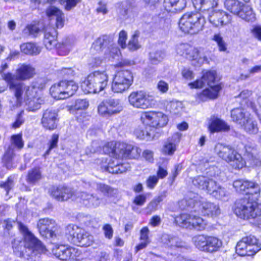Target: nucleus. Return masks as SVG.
Returning <instances> with one entry per match:
<instances>
[{"label":"nucleus","mask_w":261,"mask_h":261,"mask_svg":"<svg viewBox=\"0 0 261 261\" xmlns=\"http://www.w3.org/2000/svg\"><path fill=\"white\" fill-rule=\"evenodd\" d=\"M218 2V0H192L195 9L207 12L209 21L217 27L228 24L231 20V16L225 11L215 9Z\"/></svg>","instance_id":"1"},{"label":"nucleus","mask_w":261,"mask_h":261,"mask_svg":"<svg viewBox=\"0 0 261 261\" xmlns=\"http://www.w3.org/2000/svg\"><path fill=\"white\" fill-rule=\"evenodd\" d=\"M180 203L181 205L186 204L187 207L199 208L201 213L208 217H217L221 213L218 205L208 201H204L197 194L190 192L186 198Z\"/></svg>","instance_id":"2"},{"label":"nucleus","mask_w":261,"mask_h":261,"mask_svg":"<svg viewBox=\"0 0 261 261\" xmlns=\"http://www.w3.org/2000/svg\"><path fill=\"white\" fill-rule=\"evenodd\" d=\"M4 77L15 98L14 103L12 104L13 107L20 106L36 90V88L34 86H28L22 82L15 81V76L11 73H5Z\"/></svg>","instance_id":"3"},{"label":"nucleus","mask_w":261,"mask_h":261,"mask_svg":"<svg viewBox=\"0 0 261 261\" xmlns=\"http://www.w3.org/2000/svg\"><path fill=\"white\" fill-rule=\"evenodd\" d=\"M253 196L237 200L233 211L239 217L243 219H254L261 216V204L258 203Z\"/></svg>","instance_id":"4"},{"label":"nucleus","mask_w":261,"mask_h":261,"mask_svg":"<svg viewBox=\"0 0 261 261\" xmlns=\"http://www.w3.org/2000/svg\"><path fill=\"white\" fill-rule=\"evenodd\" d=\"M18 227L24 238L25 251L23 252L24 257L28 256L27 259H33L38 253H44L45 248L29 230L28 227L21 222L18 223Z\"/></svg>","instance_id":"5"},{"label":"nucleus","mask_w":261,"mask_h":261,"mask_svg":"<svg viewBox=\"0 0 261 261\" xmlns=\"http://www.w3.org/2000/svg\"><path fill=\"white\" fill-rule=\"evenodd\" d=\"M108 75L106 71H96L89 74L82 84L85 93H98L107 86Z\"/></svg>","instance_id":"6"},{"label":"nucleus","mask_w":261,"mask_h":261,"mask_svg":"<svg viewBox=\"0 0 261 261\" xmlns=\"http://www.w3.org/2000/svg\"><path fill=\"white\" fill-rule=\"evenodd\" d=\"M193 185L199 189L205 191L216 198L221 199L226 195L225 189L215 180L205 176H197L193 179Z\"/></svg>","instance_id":"7"},{"label":"nucleus","mask_w":261,"mask_h":261,"mask_svg":"<svg viewBox=\"0 0 261 261\" xmlns=\"http://www.w3.org/2000/svg\"><path fill=\"white\" fill-rule=\"evenodd\" d=\"M205 23V19L199 13H187L180 18V29L185 33L195 34L201 31Z\"/></svg>","instance_id":"8"},{"label":"nucleus","mask_w":261,"mask_h":261,"mask_svg":"<svg viewBox=\"0 0 261 261\" xmlns=\"http://www.w3.org/2000/svg\"><path fill=\"white\" fill-rule=\"evenodd\" d=\"M69 240L77 246L88 247L94 242V237L84 229L74 224H69L65 229Z\"/></svg>","instance_id":"9"},{"label":"nucleus","mask_w":261,"mask_h":261,"mask_svg":"<svg viewBox=\"0 0 261 261\" xmlns=\"http://www.w3.org/2000/svg\"><path fill=\"white\" fill-rule=\"evenodd\" d=\"M192 242L199 250L211 253L218 251L223 244L222 240L218 238L203 234L194 236Z\"/></svg>","instance_id":"10"},{"label":"nucleus","mask_w":261,"mask_h":261,"mask_svg":"<svg viewBox=\"0 0 261 261\" xmlns=\"http://www.w3.org/2000/svg\"><path fill=\"white\" fill-rule=\"evenodd\" d=\"M236 249L240 256H251L260 250L261 245L254 236L250 234L243 237L237 243Z\"/></svg>","instance_id":"11"},{"label":"nucleus","mask_w":261,"mask_h":261,"mask_svg":"<svg viewBox=\"0 0 261 261\" xmlns=\"http://www.w3.org/2000/svg\"><path fill=\"white\" fill-rule=\"evenodd\" d=\"M128 99L129 103L137 109H146L154 107L156 104L153 95L142 90L132 92Z\"/></svg>","instance_id":"12"},{"label":"nucleus","mask_w":261,"mask_h":261,"mask_svg":"<svg viewBox=\"0 0 261 261\" xmlns=\"http://www.w3.org/2000/svg\"><path fill=\"white\" fill-rule=\"evenodd\" d=\"M133 81V75L130 70L117 71L113 77L111 85L112 91L115 93H122L129 89Z\"/></svg>","instance_id":"13"},{"label":"nucleus","mask_w":261,"mask_h":261,"mask_svg":"<svg viewBox=\"0 0 261 261\" xmlns=\"http://www.w3.org/2000/svg\"><path fill=\"white\" fill-rule=\"evenodd\" d=\"M175 221L179 226L197 230H204L207 222L201 217L197 216L195 213L182 214L175 219Z\"/></svg>","instance_id":"14"},{"label":"nucleus","mask_w":261,"mask_h":261,"mask_svg":"<svg viewBox=\"0 0 261 261\" xmlns=\"http://www.w3.org/2000/svg\"><path fill=\"white\" fill-rule=\"evenodd\" d=\"M218 148L219 150L217 153L219 157L227 162L231 163L234 168L241 169L245 166V161L234 148L229 146L222 145L217 146V148Z\"/></svg>","instance_id":"15"},{"label":"nucleus","mask_w":261,"mask_h":261,"mask_svg":"<svg viewBox=\"0 0 261 261\" xmlns=\"http://www.w3.org/2000/svg\"><path fill=\"white\" fill-rule=\"evenodd\" d=\"M177 53L181 56L191 60H197L203 63L207 61V55L203 48H196L187 43H182L176 47Z\"/></svg>","instance_id":"16"},{"label":"nucleus","mask_w":261,"mask_h":261,"mask_svg":"<svg viewBox=\"0 0 261 261\" xmlns=\"http://www.w3.org/2000/svg\"><path fill=\"white\" fill-rule=\"evenodd\" d=\"M130 149L131 144L112 141L103 147V151L116 159H127Z\"/></svg>","instance_id":"17"},{"label":"nucleus","mask_w":261,"mask_h":261,"mask_svg":"<svg viewBox=\"0 0 261 261\" xmlns=\"http://www.w3.org/2000/svg\"><path fill=\"white\" fill-rule=\"evenodd\" d=\"M24 146V142L22 138V134L13 135L11 137L10 145L6 150L3 156V162L7 168H13L12 160L15 155L14 148L18 150L21 149Z\"/></svg>","instance_id":"18"},{"label":"nucleus","mask_w":261,"mask_h":261,"mask_svg":"<svg viewBox=\"0 0 261 261\" xmlns=\"http://www.w3.org/2000/svg\"><path fill=\"white\" fill-rule=\"evenodd\" d=\"M141 119L142 122L152 127L165 126L168 121L167 116L161 112H147L142 113Z\"/></svg>","instance_id":"19"},{"label":"nucleus","mask_w":261,"mask_h":261,"mask_svg":"<svg viewBox=\"0 0 261 261\" xmlns=\"http://www.w3.org/2000/svg\"><path fill=\"white\" fill-rule=\"evenodd\" d=\"M233 186L239 192H245L246 194L250 195L255 199H258L260 196V188L255 182L246 180L238 179L234 181Z\"/></svg>","instance_id":"20"},{"label":"nucleus","mask_w":261,"mask_h":261,"mask_svg":"<svg viewBox=\"0 0 261 261\" xmlns=\"http://www.w3.org/2000/svg\"><path fill=\"white\" fill-rule=\"evenodd\" d=\"M37 228L40 234L46 238H56L59 229L55 221L48 218L39 219Z\"/></svg>","instance_id":"21"},{"label":"nucleus","mask_w":261,"mask_h":261,"mask_svg":"<svg viewBox=\"0 0 261 261\" xmlns=\"http://www.w3.org/2000/svg\"><path fill=\"white\" fill-rule=\"evenodd\" d=\"M48 193L53 198L59 201L69 199H76L77 193L71 188L64 186H52L48 190Z\"/></svg>","instance_id":"22"},{"label":"nucleus","mask_w":261,"mask_h":261,"mask_svg":"<svg viewBox=\"0 0 261 261\" xmlns=\"http://www.w3.org/2000/svg\"><path fill=\"white\" fill-rule=\"evenodd\" d=\"M32 96L28 97L24 102L25 103L26 110L28 112H35L39 110L45 102L44 97L41 92L36 88Z\"/></svg>","instance_id":"23"},{"label":"nucleus","mask_w":261,"mask_h":261,"mask_svg":"<svg viewBox=\"0 0 261 261\" xmlns=\"http://www.w3.org/2000/svg\"><path fill=\"white\" fill-rule=\"evenodd\" d=\"M161 241L165 248L172 251H176L186 247L185 242L176 236L168 234H162Z\"/></svg>","instance_id":"24"},{"label":"nucleus","mask_w":261,"mask_h":261,"mask_svg":"<svg viewBox=\"0 0 261 261\" xmlns=\"http://www.w3.org/2000/svg\"><path fill=\"white\" fill-rule=\"evenodd\" d=\"M216 72L215 71H208L203 73L201 79L197 80L196 81L190 83L189 86L191 88H200L205 85L210 87H214L216 80Z\"/></svg>","instance_id":"25"},{"label":"nucleus","mask_w":261,"mask_h":261,"mask_svg":"<svg viewBox=\"0 0 261 261\" xmlns=\"http://www.w3.org/2000/svg\"><path fill=\"white\" fill-rule=\"evenodd\" d=\"M58 113L55 110L47 109L43 113L41 123L46 129L53 130L57 127Z\"/></svg>","instance_id":"26"},{"label":"nucleus","mask_w":261,"mask_h":261,"mask_svg":"<svg viewBox=\"0 0 261 261\" xmlns=\"http://www.w3.org/2000/svg\"><path fill=\"white\" fill-rule=\"evenodd\" d=\"M53 253L57 258L62 260L74 259L77 251L74 248L61 245L53 249Z\"/></svg>","instance_id":"27"},{"label":"nucleus","mask_w":261,"mask_h":261,"mask_svg":"<svg viewBox=\"0 0 261 261\" xmlns=\"http://www.w3.org/2000/svg\"><path fill=\"white\" fill-rule=\"evenodd\" d=\"M77 198L79 199L81 203L88 207H97L102 201V199L96 195L84 192L77 193Z\"/></svg>","instance_id":"28"},{"label":"nucleus","mask_w":261,"mask_h":261,"mask_svg":"<svg viewBox=\"0 0 261 261\" xmlns=\"http://www.w3.org/2000/svg\"><path fill=\"white\" fill-rule=\"evenodd\" d=\"M35 74V68L30 65L21 64L16 70L15 81H26L32 78Z\"/></svg>","instance_id":"29"},{"label":"nucleus","mask_w":261,"mask_h":261,"mask_svg":"<svg viewBox=\"0 0 261 261\" xmlns=\"http://www.w3.org/2000/svg\"><path fill=\"white\" fill-rule=\"evenodd\" d=\"M135 7V2L134 0H126L117 4L116 11L120 17L126 19Z\"/></svg>","instance_id":"30"},{"label":"nucleus","mask_w":261,"mask_h":261,"mask_svg":"<svg viewBox=\"0 0 261 261\" xmlns=\"http://www.w3.org/2000/svg\"><path fill=\"white\" fill-rule=\"evenodd\" d=\"M46 14L50 20L56 19L57 28H62L64 24V15L61 10L54 6H49L46 9Z\"/></svg>","instance_id":"31"},{"label":"nucleus","mask_w":261,"mask_h":261,"mask_svg":"<svg viewBox=\"0 0 261 261\" xmlns=\"http://www.w3.org/2000/svg\"><path fill=\"white\" fill-rule=\"evenodd\" d=\"M165 9L172 13H178L186 7V0H164Z\"/></svg>","instance_id":"32"},{"label":"nucleus","mask_w":261,"mask_h":261,"mask_svg":"<svg viewBox=\"0 0 261 261\" xmlns=\"http://www.w3.org/2000/svg\"><path fill=\"white\" fill-rule=\"evenodd\" d=\"M65 80L61 81L53 85L49 89L50 94L55 99H63L66 98L65 92Z\"/></svg>","instance_id":"33"},{"label":"nucleus","mask_w":261,"mask_h":261,"mask_svg":"<svg viewBox=\"0 0 261 261\" xmlns=\"http://www.w3.org/2000/svg\"><path fill=\"white\" fill-rule=\"evenodd\" d=\"M209 129L213 133L228 132L230 129V127L224 121L214 117L210 120Z\"/></svg>","instance_id":"34"},{"label":"nucleus","mask_w":261,"mask_h":261,"mask_svg":"<svg viewBox=\"0 0 261 261\" xmlns=\"http://www.w3.org/2000/svg\"><path fill=\"white\" fill-rule=\"evenodd\" d=\"M221 88L220 85H216L214 87H210L197 94V99L201 101H206L208 99L216 98Z\"/></svg>","instance_id":"35"},{"label":"nucleus","mask_w":261,"mask_h":261,"mask_svg":"<svg viewBox=\"0 0 261 261\" xmlns=\"http://www.w3.org/2000/svg\"><path fill=\"white\" fill-rule=\"evenodd\" d=\"M237 15L248 22H253L256 19L255 14L253 9L249 5L242 4Z\"/></svg>","instance_id":"36"},{"label":"nucleus","mask_w":261,"mask_h":261,"mask_svg":"<svg viewBox=\"0 0 261 261\" xmlns=\"http://www.w3.org/2000/svg\"><path fill=\"white\" fill-rule=\"evenodd\" d=\"M250 114L242 108H236L231 112L232 121L241 125L244 124L245 120L250 116Z\"/></svg>","instance_id":"37"},{"label":"nucleus","mask_w":261,"mask_h":261,"mask_svg":"<svg viewBox=\"0 0 261 261\" xmlns=\"http://www.w3.org/2000/svg\"><path fill=\"white\" fill-rule=\"evenodd\" d=\"M20 48L23 53L32 56L37 55L41 51V47L40 46L32 42L22 43L20 45Z\"/></svg>","instance_id":"38"},{"label":"nucleus","mask_w":261,"mask_h":261,"mask_svg":"<svg viewBox=\"0 0 261 261\" xmlns=\"http://www.w3.org/2000/svg\"><path fill=\"white\" fill-rule=\"evenodd\" d=\"M43 176L39 167L33 168L28 171L26 181L30 185H35L42 179Z\"/></svg>","instance_id":"39"},{"label":"nucleus","mask_w":261,"mask_h":261,"mask_svg":"<svg viewBox=\"0 0 261 261\" xmlns=\"http://www.w3.org/2000/svg\"><path fill=\"white\" fill-rule=\"evenodd\" d=\"M240 126L250 134H255L258 130L256 121L250 115L245 120L244 124H242Z\"/></svg>","instance_id":"40"},{"label":"nucleus","mask_w":261,"mask_h":261,"mask_svg":"<svg viewBox=\"0 0 261 261\" xmlns=\"http://www.w3.org/2000/svg\"><path fill=\"white\" fill-rule=\"evenodd\" d=\"M93 188L95 190L105 196H112L114 193V189L110 186L102 182L93 183Z\"/></svg>","instance_id":"41"},{"label":"nucleus","mask_w":261,"mask_h":261,"mask_svg":"<svg viewBox=\"0 0 261 261\" xmlns=\"http://www.w3.org/2000/svg\"><path fill=\"white\" fill-rule=\"evenodd\" d=\"M73 45V41L69 39H66L62 43H59L57 47L58 54L61 56L68 55Z\"/></svg>","instance_id":"42"},{"label":"nucleus","mask_w":261,"mask_h":261,"mask_svg":"<svg viewBox=\"0 0 261 261\" xmlns=\"http://www.w3.org/2000/svg\"><path fill=\"white\" fill-rule=\"evenodd\" d=\"M106 102L112 115L117 114L123 110V107L121 104L120 100L119 99H109L107 100Z\"/></svg>","instance_id":"43"},{"label":"nucleus","mask_w":261,"mask_h":261,"mask_svg":"<svg viewBox=\"0 0 261 261\" xmlns=\"http://www.w3.org/2000/svg\"><path fill=\"white\" fill-rule=\"evenodd\" d=\"M112 41L111 38L107 35L99 37L93 43V47L97 50H101L108 47Z\"/></svg>","instance_id":"44"},{"label":"nucleus","mask_w":261,"mask_h":261,"mask_svg":"<svg viewBox=\"0 0 261 261\" xmlns=\"http://www.w3.org/2000/svg\"><path fill=\"white\" fill-rule=\"evenodd\" d=\"M224 6L228 11L237 15L242 3L237 0H225Z\"/></svg>","instance_id":"45"},{"label":"nucleus","mask_w":261,"mask_h":261,"mask_svg":"<svg viewBox=\"0 0 261 261\" xmlns=\"http://www.w3.org/2000/svg\"><path fill=\"white\" fill-rule=\"evenodd\" d=\"M140 36V32L138 31H135L131 36L128 43L127 45V48L129 50L134 51L141 47L138 39Z\"/></svg>","instance_id":"46"},{"label":"nucleus","mask_w":261,"mask_h":261,"mask_svg":"<svg viewBox=\"0 0 261 261\" xmlns=\"http://www.w3.org/2000/svg\"><path fill=\"white\" fill-rule=\"evenodd\" d=\"M66 85L65 86V92L66 95V98L72 96L78 89L79 86L73 81H66L65 80Z\"/></svg>","instance_id":"47"},{"label":"nucleus","mask_w":261,"mask_h":261,"mask_svg":"<svg viewBox=\"0 0 261 261\" xmlns=\"http://www.w3.org/2000/svg\"><path fill=\"white\" fill-rule=\"evenodd\" d=\"M245 149L244 156L246 159L250 161L251 164L254 163V160L256 159L257 154L256 148L250 145H247L245 146Z\"/></svg>","instance_id":"48"},{"label":"nucleus","mask_w":261,"mask_h":261,"mask_svg":"<svg viewBox=\"0 0 261 261\" xmlns=\"http://www.w3.org/2000/svg\"><path fill=\"white\" fill-rule=\"evenodd\" d=\"M165 53L162 50H152L149 53V60L152 64H157L164 58Z\"/></svg>","instance_id":"49"},{"label":"nucleus","mask_w":261,"mask_h":261,"mask_svg":"<svg viewBox=\"0 0 261 261\" xmlns=\"http://www.w3.org/2000/svg\"><path fill=\"white\" fill-rule=\"evenodd\" d=\"M176 149V145L174 142L168 139L164 144L162 152L165 154L172 155Z\"/></svg>","instance_id":"50"},{"label":"nucleus","mask_w":261,"mask_h":261,"mask_svg":"<svg viewBox=\"0 0 261 261\" xmlns=\"http://www.w3.org/2000/svg\"><path fill=\"white\" fill-rule=\"evenodd\" d=\"M212 40L217 43L219 51H226L227 44L220 33L215 34L213 36Z\"/></svg>","instance_id":"51"},{"label":"nucleus","mask_w":261,"mask_h":261,"mask_svg":"<svg viewBox=\"0 0 261 261\" xmlns=\"http://www.w3.org/2000/svg\"><path fill=\"white\" fill-rule=\"evenodd\" d=\"M39 25V24L28 25L24 30L23 33L36 36L41 31Z\"/></svg>","instance_id":"52"},{"label":"nucleus","mask_w":261,"mask_h":261,"mask_svg":"<svg viewBox=\"0 0 261 261\" xmlns=\"http://www.w3.org/2000/svg\"><path fill=\"white\" fill-rule=\"evenodd\" d=\"M98 113L103 116H109L112 114L109 111V107L107 106L106 101L101 102L98 107Z\"/></svg>","instance_id":"53"},{"label":"nucleus","mask_w":261,"mask_h":261,"mask_svg":"<svg viewBox=\"0 0 261 261\" xmlns=\"http://www.w3.org/2000/svg\"><path fill=\"white\" fill-rule=\"evenodd\" d=\"M107 171L112 174H119V164L117 163L115 164L114 162H110L105 167Z\"/></svg>","instance_id":"54"},{"label":"nucleus","mask_w":261,"mask_h":261,"mask_svg":"<svg viewBox=\"0 0 261 261\" xmlns=\"http://www.w3.org/2000/svg\"><path fill=\"white\" fill-rule=\"evenodd\" d=\"M127 37V34L126 31L122 30L119 32L118 42L119 45L122 48H125L127 46L126 44Z\"/></svg>","instance_id":"55"},{"label":"nucleus","mask_w":261,"mask_h":261,"mask_svg":"<svg viewBox=\"0 0 261 261\" xmlns=\"http://www.w3.org/2000/svg\"><path fill=\"white\" fill-rule=\"evenodd\" d=\"M132 149H130L129 152H128V159H137L139 158L141 153V149L137 146H134L132 145Z\"/></svg>","instance_id":"56"},{"label":"nucleus","mask_w":261,"mask_h":261,"mask_svg":"<svg viewBox=\"0 0 261 261\" xmlns=\"http://www.w3.org/2000/svg\"><path fill=\"white\" fill-rule=\"evenodd\" d=\"M89 106V102L86 99H77L75 103V110H84Z\"/></svg>","instance_id":"57"},{"label":"nucleus","mask_w":261,"mask_h":261,"mask_svg":"<svg viewBox=\"0 0 261 261\" xmlns=\"http://www.w3.org/2000/svg\"><path fill=\"white\" fill-rule=\"evenodd\" d=\"M158 90L162 93H166L169 90L168 84L163 80H160L156 85Z\"/></svg>","instance_id":"58"},{"label":"nucleus","mask_w":261,"mask_h":261,"mask_svg":"<svg viewBox=\"0 0 261 261\" xmlns=\"http://www.w3.org/2000/svg\"><path fill=\"white\" fill-rule=\"evenodd\" d=\"M182 104L178 101H171L169 104L170 111L174 114H177L182 109Z\"/></svg>","instance_id":"59"},{"label":"nucleus","mask_w":261,"mask_h":261,"mask_svg":"<svg viewBox=\"0 0 261 261\" xmlns=\"http://www.w3.org/2000/svg\"><path fill=\"white\" fill-rule=\"evenodd\" d=\"M102 230L106 238H108V239L112 238L113 235V229L110 224H106L104 225L102 227Z\"/></svg>","instance_id":"60"},{"label":"nucleus","mask_w":261,"mask_h":261,"mask_svg":"<svg viewBox=\"0 0 261 261\" xmlns=\"http://www.w3.org/2000/svg\"><path fill=\"white\" fill-rule=\"evenodd\" d=\"M81 1V0H65V2L63 5L64 6V8L66 10L70 11L75 7Z\"/></svg>","instance_id":"61"},{"label":"nucleus","mask_w":261,"mask_h":261,"mask_svg":"<svg viewBox=\"0 0 261 261\" xmlns=\"http://www.w3.org/2000/svg\"><path fill=\"white\" fill-rule=\"evenodd\" d=\"M149 230L147 227H143L140 230V241H144L146 242H150L148 234Z\"/></svg>","instance_id":"62"},{"label":"nucleus","mask_w":261,"mask_h":261,"mask_svg":"<svg viewBox=\"0 0 261 261\" xmlns=\"http://www.w3.org/2000/svg\"><path fill=\"white\" fill-rule=\"evenodd\" d=\"M0 186L4 188L8 194L9 191L13 187V181L11 178H8L7 181L1 183Z\"/></svg>","instance_id":"63"},{"label":"nucleus","mask_w":261,"mask_h":261,"mask_svg":"<svg viewBox=\"0 0 261 261\" xmlns=\"http://www.w3.org/2000/svg\"><path fill=\"white\" fill-rule=\"evenodd\" d=\"M158 180L159 179L156 176H150L146 181L147 186L150 189H153L158 183Z\"/></svg>","instance_id":"64"}]
</instances>
